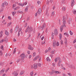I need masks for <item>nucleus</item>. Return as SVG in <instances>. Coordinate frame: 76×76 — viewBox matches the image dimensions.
I'll return each instance as SVG.
<instances>
[{
	"label": "nucleus",
	"mask_w": 76,
	"mask_h": 76,
	"mask_svg": "<svg viewBox=\"0 0 76 76\" xmlns=\"http://www.w3.org/2000/svg\"><path fill=\"white\" fill-rule=\"evenodd\" d=\"M40 3H41V2L40 1H37V4H40Z\"/></svg>",
	"instance_id": "69168bd1"
},
{
	"label": "nucleus",
	"mask_w": 76,
	"mask_h": 76,
	"mask_svg": "<svg viewBox=\"0 0 76 76\" xmlns=\"http://www.w3.org/2000/svg\"><path fill=\"white\" fill-rule=\"evenodd\" d=\"M19 26H17L15 27V31L16 32H18V29H19Z\"/></svg>",
	"instance_id": "9b49d317"
},
{
	"label": "nucleus",
	"mask_w": 76,
	"mask_h": 76,
	"mask_svg": "<svg viewBox=\"0 0 76 76\" xmlns=\"http://www.w3.org/2000/svg\"><path fill=\"white\" fill-rule=\"evenodd\" d=\"M11 24L12 22H10V23H8V24H7V27H9V26L11 25Z\"/></svg>",
	"instance_id": "bb28decb"
},
{
	"label": "nucleus",
	"mask_w": 76,
	"mask_h": 76,
	"mask_svg": "<svg viewBox=\"0 0 76 76\" xmlns=\"http://www.w3.org/2000/svg\"><path fill=\"white\" fill-rule=\"evenodd\" d=\"M68 75H69V76H72V74L70 73H68Z\"/></svg>",
	"instance_id": "e2e57ef3"
},
{
	"label": "nucleus",
	"mask_w": 76,
	"mask_h": 76,
	"mask_svg": "<svg viewBox=\"0 0 76 76\" xmlns=\"http://www.w3.org/2000/svg\"><path fill=\"white\" fill-rule=\"evenodd\" d=\"M25 55L24 53H22L20 55V57H21V58H24L25 57Z\"/></svg>",
	"instance_id": "6e6552de"
},
{
	"label": "nucleus",
	"mask_w": 76,
	"mask_h": 76,
	"mask_svg": "<svg viewBox=\"0 0 76 76\" xmlns=\"http://www.w3.org/2000/svg\"><path fill=\"white\" fill-rule=\"evenodd\" d=\"M0 38H1L3 36V31H1L0 33Z\"/></svg>",
	"instance_id": "412c9836"
},
{
	"label": "nucleus",
	"mask_w": 76,
	"mask_h": 76,
	"mask_svg": "<svg viewBox=\"0 0 76 76\" xmlns=\"http://www.w3.org/2000/svg\"><path fill=\"white\" fill-rule=\"evenodd\" d=\"M60 57L57 58H56L55 59V61L56 62V63L57 62V61H58V60H59Z\"/></svg>",
	"instance_id": "aec40b11"
},
{
	"label": "nucleus",
	"mask_w": 76,
	"mask_h": 76,
	"mask_svg": "<svg viewBox=\"0 0 76 76\" xmlns=\"http://www.w3.org/2000/svg\"><path fill=\"white\" fill-rule=\"evenodd\" d=\"M62 10L65 11V10H66V7H63L62 9Z\"/></svg>",
	"instance_id": "49530a36"
},
{
	"label": "nucleus",
	"mask_w": 76,
	"mask_h": 76,
	"mask_svg": "<svg viewBox=\"0 0 76 76\" xmlns=\"http://www.w3.org/2000/svg\"><path fill=\"white\" fill-rule=\"evenodd\" d=\"M49 73L50 74V75H52L54 73V72H53L51 71L50 72H49Z\"/></svg>",
	"instance_id": "c03bdc74"
},
{
	"label": "nucleus",
	"mask_w": 76,
	"mask_h": 76,
	"mask_svg": "<svg viewBox=\"0 0 76 76\" xmlns=\"http://www.w3.org/2000/svg\"><path fill=\"white\" fill-rule=\"evenodd\" d=\"M63 27H64L63 26H61L60 27V29L61 31V32H62V31H63Z\"/></svg>",
	"instance_id": "a211bd4d"
},
{
	"label": "nucleus",
	"mask_w": 76,
	"mask_h": 76,
	"mask_svg": "<svg viewBox=\"0 0 76 76\" xmlns=\"http://www.w3.org/2000/svg\"><path fill=\"white\" fill-rule=\"evenodd\" d=\"M33 31V28L31 27H29V26H28L27 28L26 29L25 31L26 32H28V33H30Z\"/></svg>",
	"instance_id": "f03ea898"
},
{
	"label": "nucleus",
	"mask_w": 76,
	"mask_h": 76,
	"mask_svg": "<svg viewBox=\"0 0 76 76\" xmlns=\"http://www.w3.org/2000/svg\"><path fill=\"white\" fill-rule=\"evenodd\" d=\"M1 6L2 7H4V3L2 4V5H1Z\"/></svg>",
	"instance_id": "4d7b16f0"
},
{
	"label": "nucleus",
	"mask_w": 76,
	"mask_h": 76,
	"mask_svg": "<svg viewBox=\"0 0 76 76\" xmlns=\"http://www.w3.org/2000/svg\"><path fill=\"white\" fill-rule=\"evenodd\" d=\"M4 4L5 5V6H8V3H7L6 2H5L4 3Z\"/></svg>",
	"instance_id": "a19ab883"
},
{
	"label": "nucleus",
	"mask_w": 76,
	"mask_h": 76,
	"mask_svg": "<svg viewBox=\"0 0 76 76\" xmlns=\"http://www.w3.org/2000/svg\"><path fill=\"white\" fill-rule=\"evenodd\" d=\"M34 69H37L38 67V65L37 64H34Z\"/></svg>",
	"instance_id": "ddd939ff"
},
{
	"label": "nucleus",
	"mask_w": 76,
	"mask_h": 76,
	"mask_svg": "<svg viewBox=\"0 0 76 76\" xmlns=\"http://www.w3.org/2000/svg\"><path fill=\"white\" fill-rule=\"evenodd\" d=\"M12 74L13 76H18V72H17L16 71L13 72L12 73Z\"/></svg>",
	"instance_id": "423d86ee"
},
{
	"label": "nucleus",
	"mask_w": 76,
	"mask_h": 76,
	"mask_svg": "<svg viewBox=\"0 0 76 76\" xmlns=\"http://www.w3.org/2000/svg\"><path fill=\"white\" fill-rule=\"evenodd\" d=\"M54 33H52V38H54V34L55 35L57 36L58 35V30L57 28H55L54 31Z\"/></svg>",
	"instance_id": "f257e3e1"
},
{
	"label": "nucleus",
	"mask_w": 76,
	"mask_h": 76,
	"mask_svg": "<svg viewBox=\"0 0 76 76\" xmlns=\"http://www.w3.org/2000/svg\"><path fill=\"white\" fill-rule=\"evenodd\" d=\"M27 26V23H25V25L24 26V28H26Z\"/></svg>",
	"instance_id": "6e6d98bb"
},
{
	"label": "nucleus",
	"mask_w": 76,
	"mask_h": 76,
	"mask_svg": "<svg viewBox=\"0 0 76 76\" xmlns=\"http://www.w3.org/2000/svg\"><path fill=\"white\" fill-rule=\"evenodd\" d=\"M12 12L13 16H15V14L16 13V12L14 11V12Z\"/></svg>",
	"instance_id": "e433bc0d"
},
{
	"label": "nucleus",
	"mask_w": 76,
	"mask_h": 76,
	"mask_svg": "<svg viewBox=\"0 0 76 76\" xmlns=\"http://www.w3.org/2000/svg\"><path fill=\"white\" fill-rule=\"evenodd\" d=\"M36 56V53H33V57H35Z\"/></svg>",
	"instance_id": "5fc2aeb1"
},
{
	"label": "nucleus",
	"mask_w": 76,
	"mask_h": 76,
	"mask_svg": "<svg viewBox=\"0 0 76 76\" xmlns=\"http://www.w3.org/2000/svg\"><path fill=\"white\" fill-rule=\"evenodd\" d=\"M4 63H3L2 62H0V66H3V65H4Z\"/></svg>",
	"instance_id": "c85d7f7f"
},
{
	"label": "nucleus",
	"mask_w": 76,
	"mask_h": 76,
	"mask_svg": "<svg viewBox=\"0 0 76 76\" xmlns=\"http://www.w3.org/2000/svg\"><path fill=\"white\" fill-rule=\"evenodd\" d=\"M0 48L1 50H4V48H3V45H2V46H1Z\"/></svg>",
	"instance_id": "f704fd0d"
},
{
	"label": "nucleus",
	"mask_w": 76,
	"mask_h": 76,
	"mask_svg": "<svg viewBox=\"0 0 76 76\" xmlns=\"http://www.w3.org/2000/svg\"><path fill=\"white\" fill-rule=\"evenodd\" d=\"M45 23H44L42 25V26L41 27V28H42V30H44V29H45Z\"/></svg>",
	"instance_id": "f8f14e48"
},
{
	"label": "nucleus",
	"mask_w": 76,
	"mask_h": 76,
	"mask_svg": "<svg viewBox=\"0 0 76 76\" xmlns=\"http://www.w3.org/2000/svg\"><path fill=\"white\" fill-rule=\"evenodd\" d=\"M5 71V69H3L2 70H1V71H0V75H1L4 73V72Z\"/></svg>",
	"instance_id": "f3484780"
},
{
	"label": "nucleus",
	"mask_w": 76,
	"mask_h": 76,
	"mask_svg": "<svg viewBox=\"0 0 76 76\" xmlns=\"http://www.w3.org/2000/svg\"><path fill=\"white\" fill-rule=\"evenodd\" d=\"M69 33L71 35H73V33L72 32V31L71 30H70L69 31Z\"/></svg>",
	"instance_id": "58836bf2"
},
{
	"label": "nucleus",
	"mask_w": 76,
	"mask_h": 76,
	"mask_svg": "<svg viewBox=\"0 0 76 76\" xmlns=\"http://www.w3.org/2000/svg\"><path fill=\"white\" fill-rule=\"evenodd\" d=\"M73 13L74 15H76V10H73Z\"/></svg>",
	"instance_id": "cd10ccee"
},
{
	"label": "nucleus",
	"mask_w": 76,
	"mask_h": 76,
	"mask_svg": "<svg viewBox=\"0 0 76 76\" xmlns=\"http://www.w3.org/2000/svg\"><path fill=\"white\" fill-rule=\"evenodd\" d=\"M56 46L57 47H58V46H59V45H60V43H59V42H58V41L57 40H54L53 42V48H56Z\"/></svg>",
	"instance_id": "7ed1b4c3"
},
{
	"label": "nucleus",
	"mask_w": 76,
	"mask_h": 76,
	"mask_svg": "<svg viewBox=\"0 0 76 76\" xmlns=\"http://www.w3.org/2000/svg\"><path fill=\"white\" fill-rule=\"evenodd\" d=\"M4 41V39H2V40H1L0 41V43H2V42H3Z\"/></svg>",
	"instance_id": "de8ad7c7"
},
{
	"label": "nucleus",
	"mask_w": 76,
	"mask_h": 76,
	"mask_svg": "<svg viewBox=\"0 0 76 76\" xmlns=\"http://www.w3.org/2000/svg\"><path fill=\"white\" fill-rule=\"evenodd\" d=\"M54 52H55V50H53L50 52V53L52 54H54Z\"/></svg>",
	"instance_id": "2f4dec72"
},
{
	"label": "nucleus",
	"mask_w": 76,
	"mask_h": 76,
	"mask_svg": "<svg viewBox=\"0 0 76 76\" xmlns=\"http://www.w3.org/2000/svg\"><path fill=\"white\" fill-rule=\"evenodd\" d=\"M58 63H61V60L60 59V58H59Z\"/></svg>",
	"instance_id": "72a5a7b5"
},
{
	"label": "nucleus",
	"mask_w": 76,
	"mask_h": 76,
	"mask_svg": "<svg viewBox=\"0 0 76 76\" xmlns=\"http://www.w3.org/2000/svg\"><path fill=\"white\" fill-rule=\"evenodd\" d=\"M16 48H15L13 50V54H15V53H16Z\"/></svg>",
	"instance_id": "b1692460"
},
{
	"label": "nucleus",
	"mask_w": 76,
	"mask_h": 76,
	"mask_svg": "<svg viewBox=\"0 0 76 76\" xmlns=\"http://www.w3.org/2000/svg\"><path fill=\"white\" fill-rule=\"evenodd\" d=\"M52 65L53 67H56V63H53L52 64Z\"/></svg>",
	"instance_id": "79ce46f5"
},
{
	"label": "nucleus",
	"mask_w": 76,
	"mask_h": 76,
	"mask_svg": "<svg viewBox=\"0 0 76 76\" xmlns=\"http://www.w3.org/2000/svg\"><path fill=\"white\" fill-rule=\"evenodd\" d=\"M47 61H49V62H50L51 61V59L49 58V57H47L46 58Z\"/></svg>",
	"instance_id": "6ab92c4d"
},
{
	"label": "nucleus",
	"mask_w": 76,
	"mask_h": 76,
	"mask_svg": "<svg viewBox=\"0 0 76 76\" xmlns=\"http://www.w3.org/2000/svg\"><path fill=\"white\" fill-rule=\"evenodd\" d=\"M74 4H75V0H72L71 3V6L72 7H73V6H74Z\"/></svg>",
	"instance_id": "4468645a"
},
{
	"label": "nucleus",
	"mask_w": 76,
	"mask_h": 76,
	"mask_svg": "<svg viewBox=\"0 0 76 76\" xmlns=\"http://www.w3.org/2000/svg\"><path fill=\"white\" fill-rule=\"evenodd\" d=\"M45 5H44L42 7L43 10H44V9H45Z\"/></svg>",
	"instance_id": "8fccbe9b"
},
{
	"label": "nucleus",
	"mask_w": 76,
	"mask_h": 76,
	"mask_svg": "<svg viewBox=\"0 0 76 76\" xmlns=\"http://www.w3.org/2000/svg\"><path fill=\"white\" fill-rule=\"evenodd\" d=\"M22 31V28H19V31H18V32H20V31Z\"/></svg>",
	"instance_id": "052dcab7"
},
{
	"label": "nucleus",
	"mask_w": 76,
	"mask_h": 76,
	"mask_svg": "<svg viewBox=\"0 0 76 76\" xmlns=\"http://www.w3.org/2000/svg\"><path fill=\"white\" fill-rule=\"evenodd\" d=\"M18 13H21V14H22V13H23V12H22V11L20 12V11H18Z\"/></svg>",
	"instance_id": "bf43d9fd"
},
{
	"label": "nucleus",
	"mask_w": 76,
	"mask_h": 76,
	"mask_svg": "<svg viewBox=\"0 0 76 76\" xmlns=\"http://www.w3.org/2000/svg\"><path fill=\"white\" fill-rule=\"evenodd\" d=\"M54 12H52L51 16H54Z\"/></svg>",
	"instance_id": "603ef678"
},
{
	"label": "nucleus",
	"mask_w": 76,
	"mask_h": 76,
	"mask_svg": "<svg viewBox=\"0 0 76 76\" xmlns=\"http://www.w3.org/2000/svg\"><path fill=\"white\" fill-rule=\"evenodd\" d=\"M51 48L50 47L49 48L48 50V51L49 52L51 51Z\"/></svg>",
	"instance_id": "37998d69"
},
{
	"label": "nucleus",
	"mask_w": 76,
	"mask_h": 76,
	"mask_svg": "<svg viewBox=\"0 0 76 76\" xmlns=\"http://www.w3.org/2000/svg\"><path fill=\"white\" fill-rule=\"evenodd\" d=\"M28 49V50H34V48L32 47V46H31V45H29Z\"/></svg>",
	"instance_id": "9d476101"
},
{
	"label": "nucleus",
	"mask_w": 76,
	"mask_h": 76,
	"mask_svg": "<svg viewBox=\"0 0 76 76\" xmlns=\"http://www.w3.org/2000/svg\"><path fill=\"white\" fill-rule=\"evenodd\" d=\"M28 6L26 7V9L24 10V11L25 12H28Z\"/></svg>",
	"instance_id": "4be33fe9"
},
{
	"label": "nucleus",
	"mask_w": 76,
	"mask_h": 76,
	"mask_svg": "<svg viewBox=\"0 0 76 76\" xmlns=\"http://www.w3.org/2000/svg\"><path fill=\"white\" fill-rule=\"evenodd\" d=\"M60 44L61 45H63V41L61 40L60 41Z\"/></svg>",
	"instance_id": "a18cd8bd"
},
{
	"label": "nucleus",
	"mask_w": 76,
	"mask_h": 76,
	"mask_svg": "<svg viewBox=\"0 0 76 76\" xmlns=\"http://www.w3.org/2000/svg\"><path fill=\"white\" fill-rule=\"evenodd\" d=\"M5 34H6L7 36H9V33L7 31H6L5 32Z\"/></svg>",
	"instance_id": "393cba45"
},
{
	"label": "nucleus",
	"mask_w": 76,
	"mask_h": 76,
	"mask_svg": "<svg viewBox=\"0 0 76 76\" xmlns=\"http://www.w3.org/2000/svg\"><path fill=\"white\" fill-rule=\"evenodd\" d=\"M54 73L55 74H60V73H61V72H58V71H54Z\"/></svg>",
	"instance_id": "dca6fc26"
},
{
	"label": "nucleus",
	"mask_w": 76,
	"mask_h": 76,
	"mask_svg": "<svg viewBox=\"0 0 76 76\" xmlns=\"http://www.w3.org/2000/svg\"><path fill=\"white\" fill-rule=\"evenodd\" d=\"M9 68H7V69L5 70V72H7V71H8V70H9Z\"/></svg>",
	"instance_id": "864d4df0"
},
{
	"label": "nucleus",
	"mask_w": 76,
	"mask_h": 76,
	"mask_svg": "<svg viewBox=\"0 0 76 76\" xmlns=\"http://www.w3.org/2000/svg\"><path fill=\"white\" fill-rule=\"evenodd\" d=\"M38 66L39 67H41V64L40 63H39Z\"/></svg>",
	"instance_id": "0e129e2a"
},
{
	"label": "nucleus",
	"mask_w": 76,
	"mask_h": 76,
	"mask_svg": "<svg viewBox=\"0 0 76 76\" xmlns=\"http://www.w3.org/2000/svg\"><path fill=\"white\" fill-rule=\"evenodd\" d=\"M64 35H66V37H69V33H64Z\"/></svg>",
	"instance_id": "5701e85b"
},
{
	"label": "nucleus",
	"mask_w": 76,
	"mask_h": 76,
	"mask_svg": "<svg viewBox=\"0 0 76 76\" xmlns=\"http://www.w3.org/2000/svg\"><path fill=\"white\" fill-rule=\"evenodd\" d=\"M62 75L63 76H67V75H66V74H65V73H63L62 74Z\"/></svg>",
	"instance_id": "338daca9"
},
{
	"label": "nucleus",
	"mask_w": 76,
	"mask_h": 76,
	"mask_svg": "<svg viewBox=\"0 0 76 76\" xmlns=\"http://www.w3.org/2000/svg\"><path fill=\"white\" fill-rule=\"evenodd\" d=\"M42 12V9H41V8H39L38 10V12L37 13L35 14V16H37V15H38V13L39 15H40V13H41V12Z\"/></svg>",
	"instance_id": "39448f33"
},
{
	"label": "nucleus",
	"mask_w": 76,
	"mask_h": 76,
	"mask_svg": "<svg viewBox=\"0 0 76 76\" xmlns=\"http://www.w3.org/2000/svg\"><path fill=\"white\" fill-rule=\"evenodd\" d=\"M49 3H50V2L48 0L47 1V4H48H48H49Z\"/></svg>",
	"instance_id": "680f3d73"
},
{
	"label": "nucleus",
	"mask_w": 76,
	"mask_h": 76,
	"mask_svg": "<svg viewBox=\"0 0 76 76\" xmlns=\"http://www.w3.org/2000/svg\"><path fill=\"white\" fill-rule=\"evenodd\" d=\"M60 64H61V63H58V67H60Z\"/></svg>",
	"instance_id": "13d9d810"
},
{
	"label": "nucleus",
	"mask_w": 76,
	"mask_h": 76,
	"mask_svg": "<svg viewBox=\"0 0 76 76\" xmlns=\"http://www.w3.org/2000/svg\"><path fill=\"white\" fill-rule=\"evenodd\" d=\"M33 75H34V72H31L30 73V76H33Z\"/></svg>",
	"instance_id": "4c0bfd02"
},
{
	"label": "nucleus",
	"mask_w": 76,
	"mask_h": 76,
	"mask_svg": "<svg viewBox=\"0 0 76 76\" xmlns=\"http://www.w3.org/2000/svg\"><path fill=\"white\" fill-rule=\"evenodd\" d=\"M27 53L28 54H31V52L29 50L27 51Z\"/></svg>",
	"instance_id": "3c124183"
},
{
	"label": "nucleus",
	"mask_w": 76,
	"mask_h": 76,
	"mask_svg": "<svg viewBox=\"0 0 76 76\" xmlns=\"http://www.w3.org/2000/svg\"><path fill=\"white\" fill-rule=\"evenodd\" d=\"M68 66L70 68H72V65L71 64H69L68 65Z\"/></svg>",
	"instance_id": "c9c22d12"
},
{
	"label": "nucleus",
	"mask_w": 76,
	"mask_h": 76,
	"mask_svg": "<svg viewBox=\"0 0 76 76\" xmlns=\"http://www.w3.org/2000/svg\"><path fill=\"white\" fill-rule=\"evenodd\" d=\"M41 40L42 41L43 39H44V41L43 42H42L41 43L42 45H43V44H45V41H46V39L45 38H41Z\"/></svg>",
	"instance_id": "1a4fd4ad"
},
{
	"label": "nucleus",
	"mask_w": 76,
	"mask_h": 76,
	"mask_svg": "<svg viewBox=\"0 0 76 76\" xmlns=\"http://www.w3.org/2000/svg\"><path fill=\"white\" fill-rule=\"evenodd\" d=\"M64 44H65V46L66 47H67L68 44H67V39L66 38L64 39Z\"/></svg>",
	"instance_id": "0eeeda50"
},
{
	"label": "nucleus",
	"mask_w": 76,
	"mask_h": 76,
	"mask_svg": "<svg viewBox=\"0 0 76 76\" xmlns=\"http://www.w3.org/2000/svg\"><path fill=\"white\" fill-rule=\"evenodd\" d=\"M39 55L36 56V57L34 58L33 61H35V60H37V59L39 58Z\"/></svg>",
	"instance_id": "2eb2a0df"
},
{
	"label": "nucleus",
	"mask_w": 76,
	"mask_h": 76,
	"mask_svg": "<svg viewBox=\"0 0 76 76\" xmlns=\"http://www.w3.org/2000/svg\"><path fill=\"white\" fill-rule=\"evenodd\" d=\"M63 26L64 27V28H65L66 27V18H65V17L64 16H63Z\"/></svg>",
	"instance_id": "20e7f679"
},
{
	"label": "nucleus",
	"mask_w": 76,
	"mask_h": 76,
	"mask_svg": "<svg viewBox=\"0 0 76 76\" xmlns=\"http://www.w3.org/2000/svg\"><path fill=\"white\" fill-rule=\"evenodd\" d=\"M4 41L5 42H7L8 41L7 38H5L4 39Z\"/></svg>",
	"instance_id": "7c9ffc66"
},
{
	"label": "nucleus",
	"mask_w": 76,
	"mask_h": 76,
	"mask_svg": "<svg viewBox=\"0 0 76 76\" xmlns=\"http://www.w3.org/2000/svg\"><path fill=\"white\" fill-rule=\"evenodd\" d=\"M0 55L1 56L3 55V52L1 51V50H0Z\"/></svg>",
	"instance_id": "473e14b6"
},
{
	"label": "nucleus",
	"mask_w": 76,
	"mask_h": 76,
	"mask_svg": "<svg viewBox=\"0 0 76 76\" xmlns=\"http://www.w3.org/2000/svg\"><path fill=\"white\" fill-rule=\"evenodd\" d=\"M25 72L23 71H21L20 73V75H23V74H24V72Z\"/></svg>",
	"instance_id": "a878e982"
},
{
	"label": "nucleus",
	"mask_w": 76,
	"mask_h": 76,
	"mask_svg": "<svg viewBox=\"0 0 76 76\" xmlns=\"http://www.w3.org/2000/svg\"><path fill=\"white\" fill-rule=\"evenodd\" d=\"M73 43H75V42H76V39H75V40L73 41Z\"/></svg>",
	"instance_id": "774afa93"
},
{
	"label": "nucleus",
	"mask_w": 76,
	"mask_h": 76,
	"mask_svg": "<svg viewBox=\"0 0 76 76\" xmlns=\"http://www.w3.org/2000/svg\"><path fill=\"white\" fill-rule=\"evenodd\" d=\"M71 21H72L71 19H69L68 20V23H69V24H70Z\"/></svg>",
	"instance_id": "c756f323"
},
{
	"label": "nucleus",
	"mask_w": 76,
	"mask_h": 76,
	"mask_svg": "<svg viewBox=\"0 0 76 76\" xmlns=\"http://www.w3.org/2000/svg\"><path fill=\"white\" fill-rule=\"evenodd\" d=\"M13 41L15 42H16V41H17V39L14 38L13 39Z\"/></svg>",
	"instance_id": "ea45409f"
},
{
	"label": "nucleus",
	"mask_w": 76,
	"mask_h": 76,
	"mask_svg": "<svg viewBox=\"0 0 76 76\" xmlns=\"http://www.w3.org/2000/svg\"><path fill=\"white\" fill-rule=\"evenodd\" d=\"M59 37L60 38H62V35H61V34H59Z\"/></svg>",
	"instance_id": "09e8293b"
}]
</instances>
